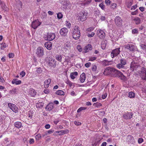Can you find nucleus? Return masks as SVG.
<instances>
[{
    "label": "nucleus",
    "mask_w": 146,
    "mask_h": 146,
    "mask_svg": "<svg viewBox=\"0 0 146 146\" xmlns=\"http://www.w3.org/2000/svg\"><path fill=\"white\" fill-rule=\"evenodd\" d=\"M104 72L111 74L113 77H117L120 72L114 68L111 67H108L106 68Z\"/></svg>",
    "instance_id": "f257e3e1"
},
{
    "label": "nucleus",
    "mask_w": 146,
    "mask_h": 146,
    "mask_svg": "<svg viewBox=\"0 0 146 146\" xmlns=\"http://www.w3.org/2000/svg\"><path fill=\"white\" fill-rule=\"evenodd\" d=\"M73 37L76 40L78 39L80 37V30L78 26H75L74 28L72 33Z\"/></svg>",
    "instance_id": "f03ea898"
},
{
    "label": "nucleus",
    "mask_w": 146,
    "mask_h": 146,
    "mask_svg": "<svg viewBox=\"0 0 146 146\" xmlns=\"http://www.w3.org/2000/svg\"><path fill=\"white\" fill-rule=\"evenodd\" d=\"M140 66L139 64L137 61H133L131 62L130 65V70H128V73H131L132 72L134 71V70H136L138 68H140Z\"/></svg>",
    "instance_id": "7ed1b4c3"
},
{
    "label": "nucleus",
    "mask_w": 146,
    "mask_h": 146,
    "mask_svg": "<svg viewBox=\"0 0 146 146\" xmlns=\"http://www.w3.org/2000/svg\"><path fill=\"white\" fill-rule=\"evenodd\" d=\"M87 14V12L86 11H82L79 13L78 18L81 21H83L85 20Z\"/></svg>",
    "instance_id": "20e7f679"
},
{
    "label": "nucleus",
    "mask_w": 146,
    "mask_h": 146,
    "mask_svg": "<svg viewBox=\"0 0 146 146\" xmlns=\"http://www.w3.org/2000/svg\"><path fill=\"white\" fill-rule=\"evenodd\" d=\"M126 60L124 58H122L120 60V63L117 65V67L119 68H123L124 67V65L126 64Z\"/></svg>",
    "instance_id": "39448f33"
},
{
    "label": "nucleus",
    "mask_w": 146,
    "mask_h": 146,
    "mask_svg": "<svg viewBox=\"0 0 146 146\" xmlns=\"http://www.w3.org/2000/svg\"><path fill=\"white\" fill-rule=\"evenodd\" d=\"M36 54L38 57H42L44 55V49L41 47H38L36 49Z\"/></svg>",
    "instance_id": "423d86ee"
},
{
    "label": "nucleus",
    "mask_w": 146,
    "mask_h": 146,
    "mask_svg": "<svg viewBox=\"0 0 146 146\" xmlns=\"http://www.w3.org/2000/svg\"><path fill=\"white\" fill-rule=\"evenodd\" d=\"M115 22L116 25L119 27H121L122 25V20L121 18L119 16L115 17Z\"/></svg>",
    "instance_id": "0eeeda50"
},
{
    "label": "nucleus",
    "mask_w": 146,
    "mask_h": 146,
    "mask_svg": "<svg viewBox=\"0 0 146 146\" xmlns=\"http://www.w3.org/2000/svg\"><path fill=\"white\" fill-rule=\"evenodd\" d=\"M120 48H118L113 49L112 51L111 54V56L112 58H113L114 57L117 56L119 54L120 52Z\"/></svg>",
    "instance_id": "6e6552de"
},
{
    "label": "nucleus",
    "mask_w": 146,
    "mask_h": 146,
    "mask_svg": "<svg viewBox=\"0 0 146 146\" xmlns=\"http://www.w3.org/2000/svg\"><path fill=\"white\" fill-rule=\"evenodd\" d=\"M97 33L98 36L100 39H103L105 37V33L102 30L99 29L98 30Z\"/></svg>",
    "instance_id": "1a4fd4ad"
},
{
    "label": "nucleus",
    "mask_w": 146,
    "mask_h": 146,
    "mask_svg": "<svg viewBox=\"0 0 146 146\" xmlns=\"http://www.w3.org/2000/svg\"><path fill=\"white\" fill-rule=\"evenodd\" d=\"M41 24V23L38 20H36L32 22L31 26L32 28L35 29Z\"/></svg>",
    "instance_id": "9d476101"
},
{
    "label": "nucleus",
    "mask_w": 146,
    "mask_h": 146,
    "mask_svg": "<svg viewBox=\"0 0 146 146\" xmlns=\"http://www.w3.org/2000/svg\"><path fill=\"white\" fill-rule=\"evenodd\" d=\"M68 32V30L66 28L64 27L61 29L60 31V34L63 36H66Z\"/></svg>",
    "instance_id": "9b49d317"
},
{
    "label": "nucleus",
    "mask_w": 146,
    "mask_h": 146,
    "mask_svg": "<svg viewBox=\"0 0 146 146\" xmlns=\"http://www.w3.org/2000/svg\"><path fill=\"white\" fill-rule=\"evenodd\" d=\"M133 115L132 113L127 112L123 114V117L124 119H130L132 117Z\"/></svg>",
    "instance_id": "f8f14e48"
},
{
    "label": "nucleus",
    "mask_w": 146,
    "mask_h": 146,
    "mask_svg": "<svg viewBox=\"0 0 146 146\" xmlns=\"http://www.w3.org/2000/svg\"><path fill=\"white\" fill-rule=\"evenodd\" d=\"M141 76L142 79L144 80H146V71L144 67H142L141 69Z\"/></svg>",
    "instance_id": "ddd939ff"
},
{
    "label": "nucleus",
    "mask_w": 146,
    "mask_h": 146,
    "mask_svg": "<svg viewBox=\"0 0 146 146\" xmlns=\"http://www.w3.org/2000/svg\"><path fill=\"white\" fill-rule=\"evenodd\" d=\"M8 106L14 112L16 113L18 111V108L15 104L9 103L8 104Z\"/></svg>",
    "instance_id": "4468645a"
},
{
    "label": "nucleus",
    "mask_w": 146,
    "mask_h": 146,
    "mask_svg": "<svg viewBox=\"0 0 146 146\" xmlns=\"http://www.w3.org/2000/svg\"><path fill=\"white\" fill-rule=\"evenodd\" d=\"M125 48L129 50L130 51H133L136 50V47L133 44H130L126 45Z\"/></svg>",
    "instance_id": "2eb2a0df"
},
{
    "label": "nucleus",
    "mask_w": 146,
    "mask_h": 146,
    "mask_svg": "<svg viewBox=\"0 0 146 146\" xmlns=\"http://www.w3.org/2000/svg\"><path fill=\"white\" fill-rule=\"evenodd\" d=\"M92 49V46L91 44H88L87 46L85 47L83 52L84 53L88 52L90 50Z\"/></svg>",
    "instance_id": "dca6fc26"
},
{
    "label": "nucleus",
    "mask_w": 146,
    "mask_h": 146,
    "mask_svg": "<svg viewBox=\"0 0 146 146\" xmlns=\"http://www.w3.org/2000/svg\"><path fill=\"white\" fill-rule=\"evenodd\" d=\"M48 38L49 41H52L55 37V35L54 33H47Z\"/></svg>",
    "instance_id": "f3484780"
},
{
    "label": "nucleus",
    "mask_w": 146,
    "mask_h": 146,
    "mask_svg": "<svg viewBox=\"0 0 146 146\" xmlns=\"http://www.w3.org/2000/svg\"><path fill=\"white\" fill-rule=\"evenodd\" d=\"M54 107V104L52 103H50L46 106L45 109L47 111H50L53 109Z\"/></svg>",
    "instance_id": "a211bd4d"
},
{
    "label": "nucleus",
    "mask_w": 146,
    "mask_h": 146,
    "mask_svg": "<svg viewBox=\"0 0 146 146\" xmlns=\"http://www.w3.org/2000/svg\"><path fill=\"white\" fill-rule=\"evenodd\" d=\"M117 77L120 80L124 81H125L126 79V76H125L121 72H120L119 74H118Z\"/></svg>",
    "instance_id": "6ab92c4d"
},
{
    "label": "nucleus",
    "mask_w": 146,
    "mask_h": 146,
    "mask_svg": "<svg viewBox=\"0 0 146 146\" xmlns=\"http://www.w3.org/2000/svg\"><path fill=\"white\" fill-rule=\"evenodd\" d=\"M29 94L31 96L34 97L36 94V92L33 89L31 88L29 89Z\"/></svg>",
    "instance_id": "aec40b11"
},
{
    "label": "nucleus",
    "mask_w": 146,
    "mask_h": 146,
    "mask_svg": "<svg viewBox=\"0 0 146 146\" xmlns=\"http://www.w3.org/2000/svg\"><path fill=\"white\" fill-rule=\"evenodd\" d=\"M102 63L103 66H106L111 64L112 62L111 61H108L107 60H104L102 61Z\"/></svg>",
    "instance_id": "412c9836"
},
{
    "label": "nucleus",
    "mask_w": 146,
    "mask_h": 146,
    "mask_svg": "<svg viewBox=\"0 0 146 146\" xmlns=\"http://www.w3.org/2000/svg\"><path fill=\"white\" fill-rule=\"evenodd\" d=\"M51 82V80L50 79H48L45 80L44 82V86L45 88H47L50 84Z\"/></svg>",
    "instance_id": "4be33fe9"
},
{
    "label": "nucleus",
    "mask_w": 146,
    "mask_h": 146,
    "mask_svg": "<svg viewBox=\"0 0 146 146\" xmlns=\"http://www.w3.org/2000/svg\"><path fill=\"white\" fill-rule=\"evenodd\" d=\"M45 46L48 50H50L51 49L52 44L50 42H47L44 44Z\"/></svg>",
    "instance_id": "5701e85b"
},
{
    "label": "nucleus",
    "mask_w": 146,
    "mask_h": 146,
    "mask_svg": "<svg viewBox=\"0 0 146 146\" xmlns=\"http://www.w3.org/2000/svg\"><path fill=\"white\" fill-rule=\"evenodd\" d=\"M86 79V76L84 73H82L80 75V81L81 83H83L84 82Z\"/></svg>",
    "instance_id": "b1692460"
},
{
    "label": "nucleus",
    "mask_w": 146,
    "mask_h": 146,
    "mask_svg": "<svg viewBox=\"0 0 146 146\" xmlns=\"http://www.w3.org/2000/svg\"><path fill=\"white\" fill-rule=\"evenodd\" d=\"M133 0H126V3L127 7L128 8H130L132 5Z\"/></svg>",
    "instance_id": "393cba45"
},
{
    "label": "nucleus",
    "mask_w": 146,
    "mask_h": 146,
    "mask_svg": "<svg viewBox=\"0 0 146 146\" xmlns=\"http://www.w3.org/2000/svg\"><path fill=\"white\" fill-rule=\"evenodd\" d=\"M16 6L17 8L20 10V9H21L22 7V2L20 1H17L16 4Z\"/></svg>",
    "instance_id": "a878e982"
},
{
    "label": "nucleus",
    "mask_w": 146,
    "mask_h": 146,
    "mask_svg": "<svg viewBox=\"0 0 146 146\" xmlns=\"http://www.w3.org/2000/svg\"><path fill=\"white\" fill-rule=\"evenodd\" d=\"M12 84H15L16 85H19L21 83V81L20 80H17V79H14L12 81Z\"/></svg>",
    "instance_id": "bb28decb"
},
{
    "label": "nucleus",
    "mask_w": 146,
    "mask_h": 146,
    "mask_svg": "<svg viewBox=\"0 0 146 146\" xmlns=\"http://www.w3.org/2000/svg\"><path fill=\"white\" fill-rule=\"evenodd\" d=\"M55 61V59L53 58L51 59V60H50L48 62L49 64L52 66H55L56 65V62H54Z\"/></svg>",
    "instance_id": "cd10ccee"
},
{
    "label": "nucleus",
    "mask_w": 146,
    "mask_h": 146,
    "mask_svg": "<svg viewBox=\"0 0 146 146\" xmlns=\"http://www.w3.org/2000/svg\"><path fill=\"white\" fill-rule=\"evenodd\" d=\"M15 126L18 128H19L22 127V123L19 122H16L14 124Z\"/></svg>",
    "instance_id": "c85d7f7f"
},
{
    "label": "nucleus",
    "mask_w": 146,
    "mask_h": 146,
    "mask_svg": "<svg viewBox=\"0 0 146 146\" xmlns=\"http://www.w3.org/2000/svg\"><path fill=\"white\" fill-rule=\"evenodd\" d=\"M133 20L135 22L136 25H138L141 22V19L140 18L138 17H136L133 19Z\"/></svg>",
    "instance_id": "c756f323"
},
{
    "label": "nucleus",
    "mask_w": 146,
    "mask_h": 146,
    "mask_svg": "<svg viewBox=\"0 0 146 146\" xmlns=\"http://www.w3.org/2000/svg\"><path fill=\"white\" fill-rule=\"evenodd\" d=\"M78 74V73L76 72L71 73L70 74V77L72 79H74L75 78L74 76H76Z\"/></svg>",
    "instance_id": "7c9ffc66"
},
{
    "label": "nucleus",
    "mask_w": 146,
    "mask_h": 146,
    "mask_svg": "<svg viewBox=\"0 0 146 146\" xmlns=\"http://www.w3.org/2000/svg\"><path fill=\"white\" fill-rule=\"evenodd\" d=\"M0 5L2 9H5V10L7 9V7L4 2H1V3H0Z\"/></svg>",
    "instance_id": "2f4dec72"
},
{
    "label": "nucleus",
    "mask_w": 146,
    "mask_h": 146,
    "mask_svg": "<svg viewBox=\"0 0 146 146\" xmlns=\"http://www.w3.org/2000/svg\"><path fill=\"white\" fill-rule=\"evenodd\" d=\"M56 59L60 62H61L62 59V55H56Z\"/></svg>",
    "instance_id": "473e14b6"
},
{
    "label": "nucleus",
    "mask_w": 146,
    "mask_h": 146,
    "mask_svg": "<svg viewBox=\"0 0 146 146\" xmlns=\"http://www.w3.org/2000/svg\"><path fill=\"white\" fill-rule=\"evenodd\" d=\"M56 94L59 95H64V92L61 90H58L56 92Z\"/></svg>",
    "instance_id": "72a5a7b5"
},
{
    "label": "nucleus",
    "mask_w": 146,
    "mask_h": 146,
    "mask_svg": "<svg viewBox=\"0 0 146 146\" xmlns=\"http://www.w3.org/2000/svg\"><path fill=\"white\" fill-rule=\"evenodd\" d=\"M128 95V97L131 98H134L135 97V94L132 92H129Z\"/></svg>",
    "instance_id": "f704fd0d"
},
{
    "label": "nucleus",
    "mask_w": 146,
    "mask_h": 146,
    "mask_svg": "<svg viewBox=\"0 0 146 146\" xmlns=\"http://www.w3.org/2000/svg\"><path fill=\"white\" fill-rule=\"evenodd\" d=\"M106 46V43L105 41H102L101 43V48L102 49H104Z\"/></svg>",
    "instance_id": "c9c22d12"
},
{
    "label": "nucleus",
    "mask_w": 146,
    "mask_h": 146,
    "mask_svg": "<svg viewBox=\"0 0 146 146\" xmlns=\"http://www.w3.org/2000/svg\"><path fill=\"white\" fill-rule=\"evenodd\" d=\"M91 2V0H85L83 4L85 6L88 5Z\"/></svg>",
    "instance_id": "e433bc0d"
},
{
    "label": "nucleus",
    "mask_w": 146,
    "mask_h": 146,
    "mask_svg": "<svg viewBox=\"0 0 146 146\" xmlns=\"http://www.w3.org/2000/svg\"><path fill=\"white\" fill-rule=\"evenodd\" d=\"M56 134H58L60 135L63 134V130L56 131H55L54 133V134L55 135H56Z\"/></svg>",
    "instance_id": "4c0bfd02"
},
{
    "label": "nucleus",
    "mask_w": 146,
    "mask_h": 146,
    "mask_svg": "<svg viewBox=\"0 0 146 146\" xmlns=\"http://www.w3.org/2000/svg\"><path fill=\"white\" fill-rule=\"evenodd\" d=\"M93 105L96 107L99 108H100V107L102 105L100 103L97 102L96 103H94Z\"/></svg>",
    "instance_id": "58836bf2"
},
{
    "label": "nucleus",
    "mask_w": 146,
    "mask_h": 146,
    "mask_svg": "<svg viewBox=\"0 0 146 146\" xmlns=\"http://www.w3.org/2000/svg\"><path fill=\"white\" fill-rule=\"evenodd\" d=\"M17 92V89L16 88L13 89L10 91V92L12 94H15Z\"/></svg>",
    "instance_id": "ea45409f"
},
{
    "label": "nucleus",
    "mask_w": 146,
    "mask_h": 146,
    "mask_svg": "<svg viewBox=\"0 0 146 146\" xmlns=\"http://www.w3.org/2000/svg\"><path fill=\"white\" fill-rule=\"evenodd\" d=\"M63 15L61 13H59L57 14V17L58 19H60L62 18Z\"/></svg>",
    "instance_id": "a19ab883"
},
{
    "label": "nucleus",
    "mask_w": 146,
    "mask_h": 146,
    "mask_svg": "<svg viewBox=\"0 0 146 146\" xmlns=\"http://www.w3.org/2000/svg\"><path fill=\"white\" fill-rule=\"evenodd\" d=\"M41 135L39 134H38L35 136V139L36 140H39L41 138Z\"/></svg>",
    "instance_id": "79ce46f5"
},
{
    "label": "nucleus",
    "mask_w": 146,
    "mask_h": 146,
    "mask_svg": "<svg viewBox=\"0 0 146 146\" xmlns=\"http://www.w3.org/2000/svg\"><path fill=\"white\" fill-rule=\"evenodd\" d=\"M97 69V66L95 65H92V70L93 71H96Z\"/></svg>",
    "instance_id": "37998d69"
},
{
    "label": "nucleus",
    "mask_w": 146,
    "mask_h": 146,
    "mask_svg": "<svg viewBox=\"0 0 146 146\" xmlns=\"http://www.w3.org/2000/svg\"><path fill=\"white\" fill-rule=\"evenodd\" d=\"M66 83L67 84L69 85L70 87L72 86L73 84L69 80H67Z\"/></svg>",
    "instance_id": "c03bdc74"
},
{
    "label": "nucleus",
    "mask_w": 146,
    "mask_h": 146,
    "mask_svg": "<svg viewBox=\"0 0 146 146\" xmlns=\"http://www.w3.org/2000/svg\"><path fill=\"white\" fill-rule=\"evenodd\" d=\"M141 48L143 50L146 49V45L145 44H141L140 45Z\"/></svg>",
    "instance_id": "a18cd8bd"
},
{
    "label": "nucleus",
    "mask_w": 146,
    "mask_h": 146,
    "mask_svg": "<svg viewBox=\"0 0 146 146\" xmlns=\"http://www.w3.org/2000/svg\"><path fill=\"white\" fill-rule=\"evenodd\" d=\"M6 45L5 43H3L1 44V49L3 50L4 48L6 47Z\"/></svg>",
    "instance_id": "49530a36"
},
{
    "label": "nucleus",
    "mask_w": 146,
    "mask_h": 146,
    "mask_svg": "<svg viewBox=\"0 0 146 146\" xmlns=\"http://www.w3.org/2000/svg\"><path fill=\"white\" fill-rule=\"evenodd\" d=\"M15 142L13 141H12L9 144H8L6 146H15Z\"/></svg>",
    "instance_id": "de8ad7c7"
},
{
    "label": "nucleus",
    "mask_w": 146,
    "mask_h": 146,
    "mask_svg": "<svg viewBox=\"0 0 146 146\" xmlns=\"http://www.w3.org/2000/svg\"><path fill=\"white\" fill-rule=\"evenodd\" d=\"M77 48L79 52H81L82 51V49L81 47V46L79 45L77 46Z\"/></svg>",
    "instance_id": "09e8293b"
},
{
    "label": "nucleus",
    "mask_w": 146,
    "mask_h": 146,
    "mask_svg": "<svg viewBox=\"0 0 146 146\" xmlns=\"http://www.w3.org/2000/svg\"><path fill=\"white\" fill-rule=\"evenodd\" d=\"M66 26L69 28H70L71 26V23L68 21H66Z\"/></svg>",
    "instance_id": "8fccbe9b"
},
{
    "label": "nucleus",
    "mask_w": 146,
    "mask_h": 146,
    "mask_svg": "<svg viewBox=\"0 0 146 146\" xmlns=\"http://www.w3.org/2000/svg\"><path fill=\"white\" fill-rule=\"evenodd\" d=\"M132 33L133 34L138 33V30L137 29H134L132 31Z\"/></svg>",
    "instance_id": "3c124183"
},
{
    "label": "nucleus",
    "mask_w": 146,
    "mask_h": 146,
    "mask_svg": "<svg viewBox=\"0 0 146 146\" xmlns=\"http://www.w3.org/2000/svg\"><path fill=\"white\" fill-rule=\"evenodd\" d=\"M74 123L76 125H80L81 124V123L80 122L76 121H74Z\"/></svg>",
    "instance_id": "603ef678"
},
{
    "label": "nucleus",
    "mask_w": 146,
    "mask_h": 146,
    "mask_svg": "<svg viewBox=\"0 0 146 146\" xmlns=\"http://www.w3.org/2000/svg\"><path fill=\"white\" fill-rule=\"evenodd\" d=\"M117 4L115 3H113L111 6V8L113 9H114L117 6Z\"/></svg>",
    "instance_id": "864d4df0"
},
{
    "label": "nucleus",
    "mask_w": 146,
    "mask_h": 146,
    "mask_svg": "<svg viewBox=\"0 0 146 146\" xmlns=\"http://www.w3.org/2000/svg\"><path fill=\"white\" fill-rule=\"evenodd\" d=\"M91 65V63L90 62H88L86 63L85 64V66L87 68L89 67Z\"/></svg>",
    "instance_id": "5fc2aeb1"
},
{
    "label": "nucleus",
    "mask_w": 146,
    "mask_h": 146,
    "mask_svg": "<svg viewBox=\"0 0 146 146\" xmlns=\"http://www.w3.org/2000/svg\"><path fill=\"white\" fill-rule=\"evenodd\" d=\"M35 141L33 139L31 138L30 139L29 143L30 144H32L34 143Z\"/></svg>",
    "instance_id": "6e6d98bb"
},
{
    "label": "nucleus",
    "mask_w": 146,
    "mask_h": 146,
    "mask_svg": "<svg viewBox=\"0 0 146 146\" xmlns=\"http://www.w3.org/2000/svg\"><path fill=\"white\" fill-rule=\"evenodd\" d=\"M95 33L94 32H92L91 34H88V36L89 37H91L94 36Z\"/></svg>",
    "instance_id": "4d7b16f0"
},
{
    "label": "nucleus",
    "mask_w": 146,
    "mask_h": 146,
    "mask_svg": "<svg viewBox=\"0 0 146 146\" xmlns=\"http://www.w3.org/2000/svg\"><path fill=\"white\" fill-rule=\"evenodd\" d=\"M14 56V54L12 53H9V57L10 58H13Z\"/></svg>",
    "instance_id": "13d9d810"
},
{
    "label": "nucleus",
    "mask_w": 146,
    "mask_h": 146,
    "mask_svg": "<svg viewBox=\"0 0 146 146\" xmlns=\"http://www.w3.org/2000/svg\"><path fill=\"white\" fill-rule=\"evenodd\" d=\"M97 58L95 57H93L90 58L89 59V60L90 61H94Z\"/></svg>",
    "instance_id": "bf43d9fd"
},
{
    "label": "nucleus",
    "mask_w": 146,
    "mask_h": 146,
    "mask_svg": "<svg viewBox=\"0 0 146 146\" xmlns=\"http://www.w3.org/2000/svg\"><path fill=\"white\" fill-rule=\"evenodd\" d=\"M138 141L139 143H141L143 141V139L142 138H139Z\"/></svg>",
    "instance_id": "052dcab7"
},
{
    "label": "nucleus",
    "mask_w": 146,
    "mask_h": 146,
    "mask_svg": "<svg viewBox=\"0 0 146 146\" xmlns=\"http://www.w3.org/2000/svg\"><path fill=\"white\" fill-rule=\"evenodd\" d=\"M54 131V130L53 129H50V130H48V131H47V134L48 133V134H51L52 133H53Z\"/></svg>",
    "instance_id": "680f3d73"
},
{
    "label": "nucleus",
    "mask_w": 146,
    "mask_h": 146,
    "mask_svg": "<svg viewBox=\"0 0 146 146\" xmlns=\"http://www.w3.org/2000/svg\"><path fill=\"white\" fill-rule=\"evenodd\" d=\"M99 6L102 9H104L105 7V6L103 5L102 3H100L99 4Z\"/></svg>",
    "instance_id": "e2e57ef3"
},
{
    "label": "nucleus",
    "mask_w": 146,
    "mask_h": 146,
    "mask_svg": "<svg viewBox=\"0 0 146 146\" xmlns=\"http://www.w3.org/2000/svg\"><path fill=\"white\" fill-rule=\"evenodd\" d=\"M20 74L22 77H23L25 75V73L23 71H22L20 73Z\"/></svg>",
    "instance_id": "0e129e2a"
},
{
    "label": "nucleus",
    "mask_w": 146,
    "mask_h": 146,
    "mask_svg": "<svg viewBox=\"0 0 146 146\" xmlns=\"http://www.w3.org/2000/svg\"><path fill=\"white\" fill-rule=\"evenodd\" d=\"M44 92L45 94H48L49 92V90L48 89H46L44 90Z\"/></svg>",
    "instance_id": "69168bd1"
},
{
    "label": "nucleus",
    "mask_w": 146,
    "mask_h": 146,
    "mask_svg": "<svg viewBox=\"0 0 146 146\" xmlns=\"http://www.w3.org/2000/svg\"><path fill=\"white\" fill-rule=\"evenodd\" d=\"M105 2L107 5H110L111 3V1L109 0H106L105 1Z\"/></svg>",
    "instance_id": "338daca9"
},
{
    "label": "nucleus",
    "mask_w": 146,
    "mask_h": 146,
    "mask_svg": "<svg viewBox=\"0 0 146 146\" xmlns=\"http://www.w3.org/2000/svg\"><path fill=\"white\" fill-rule=\"evenodd\" d=\"M107 96V94H104L102 96V98L103 99H105Z\"/></svg>",
    "instance_id": "774afa93"
}]
</instances>
